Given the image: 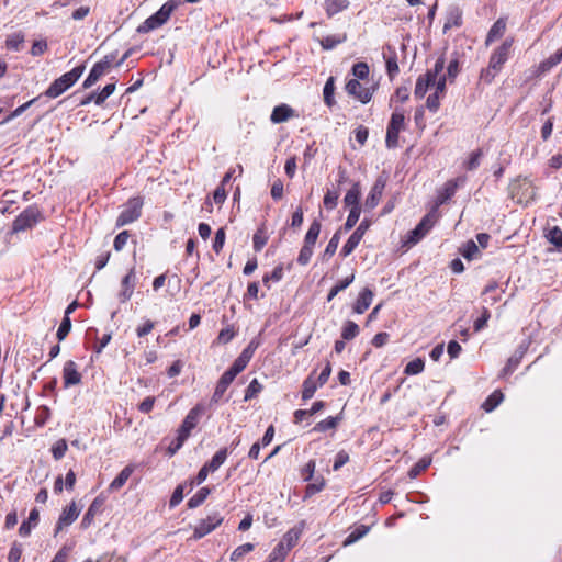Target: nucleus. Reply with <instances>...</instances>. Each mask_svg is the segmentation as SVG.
<instances>
[{
    "label": "nucleus",
    "mask_w": 562,
    "mask_h": 562,
    "mask_svg": "<svg viewBox=\"0 0 562 562\" xmlns=\"http://www.w3.org/2000/svg\"><path fill=\"white\" fill-rule=\"evenodd\" d=\"M85 66H77L70 71L55 79L44 94L50 99H55L72 87L82 76Z\"/></svg>",
    "instance_id": "nucleus-1"
},
{
    "label": "nucleus",
    "mask_w": 562,
    "mask_h": 562,
    "mask_svg": "<svg viewBox=\"0 0 562 562\" xmlns=\"http://www.w3.org/2000/svg\"><path fill=\"white\" fill-rule=\"evenodd\" d=\"M172 1L166 2L155 14L147 18L137 29L139 33H147L165 24L176 9Z\"/></svg>",
    "instance_id": "nucleus-2"
},
{
    "label": "nucleus",
    "mask_w": 562,
    "mask_h": 562,
    "mask_svg": "<svg viewBox=\"0 0 562 562\" xmlns=\"http://www.w3.org/2000/svg\"><path fill=\"white\" fill-rule=\"evenodd\" d=\"M142 206L143 200L140 198L130 199L116 220V226H124L136 221L140 216Z\"/></svg>",
    "instance_id": "nucleus-3"
},
{
    "label": "nucleus",
    "mask_w": 562,
    "mask_h": 562,
    "mask_svg": "<svg viewBox=\"0 0 562 562\" xmlns=\"http://www.w3.org/2000/svg\"><path fill=\"white\" fill-rule=\"evenodd\" d=\"M223 521V517L218 512H212L207 515L206 518L201 519L196 526L194 527L192 538L198 540L203 538L204 536L211 533L214 529H216Z\"/></svg>",
    "instance_id": "nucleus-4"
},
{
    "label": "nucleus",
    "mask_w": 562,
    "mask_h": 562,
    "mask_svg": "<svg viewBox=\"0 0 562 562\" xmlns=\"http://www.w3.org/2000/svg\"><path fill=\"white\" fill-rule=\"evenodd\" d=\"M114 59L115 56L113 54H109L104 56L102 60L97 63L90 70V74L88 75L86 80L83 81V88L88 89L92 87L103 75H105L112 67Z\"/></svg>",
    "instance_id": "nucleus-5"
},
{
    "label": "nucleus",
    "mask_w": 562,
    "mask_h": 562,
    "mask_svg": "<svg viewBox=\"0 0 562 562\" xmlns=\"http://www.w3.org/2000/svg\"><path fill=\"white\" fill-rule=\"evenodd\" d=\"M436 222V215L435 213H428L426 214L419 224L409 232L407 243L415 245L418 243L427 233L428 231L434 226Z\"/></svg>",
    "instance_id": "nucleus-6"
},
{
    "label": "nucleus",
    "mask_w": 562,
    "mask_h": 562,
    "mask_svg": "<svg viewBox=\"0 0 562 562\" xmlns=\"http://www.w3.org/2000/svg\"><path fill=\"white\" fill-rule=\"evenodd\" d=\"M346 91L349 95L366 104L370 102L374 89L362 86L357 79H350L346 83Z\"/></svg>",
    "instance_id": "nucleus-7"
},
{
    "label": "nucleus",
    "mask_w": 562,
    "mask_h": 562,
    "mask_svg": "<svg viewBox=\"0 0 562 562\" xmlns=\"http://www.w3.org/2000/svg\"><path fill=\"white\" fill-rule=\"evenodd\" d=\"M40 211L35 206L25 209L13 222L15 232L24 231L37 223Z\"/></svg>",
    "instance_id": "nucleus-8"
},
{
    "label": "nucleus",
    "mask_w": 562,
    "mask_h": 562,
    "mask_svg": "<svg viewBox=\"0 0 562 562\" xmlns=\"http://www.w3.org/2000/svg\"><path fill=\"white\" fill-rule=\"evenodd\" d=\"M512 45L513 38H507L494 50L488 63L493 69H497L498 71L502 69L503 65L509 58Z\"/></svg>",
    "instance_id": "nucleus-9"
},
{
    "label": "nucleus",
    "mask_w": 562,
    "mask_h": 562,
    "mask_svg": "<svg viewBox=\"0 0 562 562\" xmlns=\"http://www.w3.org/2000/svg\"><path fill=\"white\" fill-rule=\"evenodd\" d=\"M369 226L370 223L367 220H363L355 229L341 249V255L344 257L349 256L357 248Z\"/></svg>",
    "instance_id": "nucleus-10"
},
{
    "label": "nucleus",
    "mask_w": 562,
    "mask_h": 562,
    "mask_svg": "<svg viewBox=\"0 0 562 562\" xmlns=\"http://www.w3.org/2000/svg\"><path fill=\"white\" fill-rule=\"evenodd\" d=\"M201 412L202 411L200 406H195L188 413V415L182 422V425L178 429V436L184 438L186 440L188 439L191 430L194 429L198 425Z\"/></svg>",
    "instance_id": "nucleus-11"
},
{
    "label": "nucleus",
    "mask_w": 562,
    "mask_h": 562,
    "mask_svg": "<svg viewBox=\"0 0 562 562\" xmlns=\"http://www.w3.org/2000/svg\"><path fill=\"white\" fill-rule=\"evenodd\" d=\"M463 182H464L463 178L448 180L443 184V187L439 190L437 200H436V204L437 205L445 204L448 200H450L454 195L458 187L460 184H462Z\"/></svg>",
    "instance_id": "nucleus-12"
},
{
    "label": "nucleus",
    "mask_w": 562,
    "mask_h": 562,
    "mask_svg": "<svg viewBox=\"0 0 562 562\" xmlns=\"http://www.w3.org/2000/svg\"><path fill=\"white\" fill-rule=\"evenodd\" d=\"M63 380L66 389L72 385H78L81 382V374L78 372L75 361L68 360L65 362L63 368Z\"/></svg>",
    "instance_id": "nucleus-13"
},
{
    "label": "nucleus",
    "mask_w": 562,
    "mask_h": 562,
    "mask_svg": "<svg viewBox=\"0 0 562 562\" xmlns=\"http://www.w3.org/2000/svg\"><path fill=\"white\" fill-rule=\"evenodd\" d=\"M384 188H385V181L382 179H378L375 181V183L373 184V187L371 188L370 193L368 194V196L366 199L364 207L367 210H373L379 204V202L382 198Z\"/></svg>",
    "instance_id": "nucleus-14"
},
{
    "label": "nucleus",
    "mask_w": 562,
    "mask_h": 562,
    "mask_svg": "<svg viewBox=\"0 0 562 562\" xmlns=\"http://www.w3.org/2000/svg\"><path fill=\"white\" fill-rule=\"evenodd\" d=\"M135 270L131 269L128 273L122 279V291L119 293V299L122 303L127 302L134 292L135 288Z\"/></svg>",
    "instance_id": "nucleus-15"
},
{
    "label": "nucleus",
    "mask_w": 562,
    "mask_h": 562,
    "mask_svg": "<svg viewBox=\"0 0 562 562\" xmlns=\"http://www.w3.org/2000/svg\"><path fill=\"white\" fill-rule=\"evenodd\" d=\"M79 513L80 510L77 508L75 502H72L68 507L64 508L58 519L56 533L61 530L63 527L71 525L78 518Z\"/></svg>",
    "instance_id": "nucleus-16"
},
{
    "label": "nucleus",
    "mask_w": 562,
    "mask_h": 562,
    "mask_svg": "<svg viewBox=\"0 0 562 562\" xmlns=\"http://www.w3.org/2000/svg\"><path fill=\"white\" fill-rule=\"evenodd\" d=\"M436 74L427 72L417 79L414 95L417 99H423L427 93L429 87L435 85Z\"/></svg>",
    "instance_id": "nucleus-17"
},
{
    "label": "nucleus",
    "mask_w": 562,
    "mask_h": 562,
    "mask_svg": "<svg viewBox=\"0 0 562 562\" xmlns=\"http://www.w3.org/2000/svg\"><path fill=\"white\" fill-rule=\"evenodd\" d=\"M294 116V111L288 104L277 105L270 116L272 123L278 124L288 121Z\"/></svg>",
    "instance_id": "nucleus-18"
},
{
    "label": "nucleus",
    "mask_w": 562,
    "mask_h": 562,
    "mask_svg": "<svg viewBox=\"0 0 562 562\" xmlns=\"http://www.w3.org/2000/svg\"><path fill=\"white\" fill-rule=\"evenodd\" d=\"M234 379L235 378L227 371L223 373L213 393L212 402L217 403L222 398V396L224 395L231 383L234 381Z\"/></svg>",
    "instance_id": "nucleus-19"
},
{
    "label": "nucleus",
    "mask_w": 562,
    "mask_h": 562,
    "mask_svg": "<svg viewBox=\"0 0 562 562\" xmlns=\"http://www.w3.org/2000/svg\"><path fill=\"white\" fill-rule=\"evenodd\" d=\"M373 299V292L369 288H364L355 304L353 311L357 314H362L369 308Z\"/></svg>",
    "instance_id": "nucleus-20"
},
{
    "label": "nucleus",
    "mask_w": 562,
    "mask_h": 562,
    "mask_svg": "<svg viewBox=\"0 0 562 562\" xmlns=\"http://www.w3.org/2000/svg\"><path fill=\"white\" fill-rule=\"evenodd\" d=\"M40 519V512L36 508H33L30 512L27 520L23 521L19 528V535L21 537L30 536L33 527H35Z\"/></svg>",
    "instance_id": "nucleus-21"
},
{
    "label": "nucleus",
    "mask_w": 562,
    "mask_h": 562,
    "mask_svg": "<svg viewBox=\"0 0 562 562\" xmlns=\"http://www.w3.org/2000/svg\"><path fill=\"white\" fill-rule=\"evenodd\" d=\"M506 30V21L503 18H499L491 27L487 33L485 45L488 46L496 38H499L504 35Z\"/></svg>",
    "instance_id": "nucleus-22"
},
{
    "label": "nucleus",
    "mask_w": 562,
    "mask_h": 562,
    "mask_svg": "<svg viewBox=\"0 0 562 562\" xmlns=\"http://www.w3.org/2000/svg\"><path fill=\"white\" fill-rule=\"evenodd\" d=\"M133 472H134V467L126 465L119 473V475L111 482V484L109 485V491L115 492V491L120 490L126 483V481L130 479V476L132 475Z\"/></svg>",
    "instance_id": "nucleus-23"
},
{
    "label": "nucleus",
    "mask_w": 562,
    "mask_h": 562,
    "mask_svg": "<svg viewBox=\"0 0 562 562\" xmlns=\"http://www.w3.org/2000/svg\"><path fill=\"white\" fill-rule=\"evenodd\" d=\"M349 5L348 0H325L324 8L329 18L346 10Z\"/></svg>",
    "instance_id": "nucleus-24"
},
{
    "label": "nucleus",
    "mask_w": 562,
    "mask_h": 562,
    "mask_svg": "<svg viewBox=\"0 0 562 562\" xmlns=\"http://www.w3.org/2000/svg\"><path fill=\"white\" fill-rule=\"evenodd\" d=\"M361 195V188L358 182L353 183L352 187L347 191L344 202L347 206L360 207L359 200Z\"/></svg>",
    "instance_id": "nucleus-25"
},
{
    "label": "nucleus",
    "mask_w": 562,
    "mask_h": 562,
    "mask_svg": "<svg viewBox=\"0 0 562 562\" xmlns=\"http://www.w3.org/2000/svg\"><path fill=\"white\" fill-rule=\"evenodd\" d=\"M102 502L99 501V498H95L91 505L89 506L87 513L85 514L82 520H81V527L83 529H87L93 521L94 516L97 515Z\"/></svg>",
    "instance_id": "nucleus-26"
},
{
    "label": "nucleus",
    "mask_w": 562,
    "mask_h": 562,
    "mask_svg": "<svg viewBox=\"0 0 562 562\" xmlns=\"http://www.w3.org/2000/svg\"><path fill=\"white\" fill-rule=\"evenodd\" d=\"M227 459V449H220L212 458L210 462H206L204 465L211 471L215 472Z\"/></svg>",
    "instance_id": "nucleus-27"
},
{
    "label": "nucleus",
    "mask_w": 562,
    "mask_h": 562,
    "mask_svg": "<svg viewBox=\"0 0 562 562\" xmlns=\"http://www.w3.org/2000/svg\"><path fill=\"white\" fill-rule=\"evenodd\" d=\"M334 92H335V79L334 77H329L327 81L325 82L323 94H324V102L327 106L331 108L335 105L336 101L334 99Z\"/></svg>",
    "instance_id": "nucleus-28"
},
{
    "label": "nucleus",
    "mask_w": 562,
    "mask_h": 562,
    "mask_svg": "<svg viewBox=\"0 0 562 562\" xmlns=\"http://www.w3.org/2000/svg\"><path fill=\"white\" fill-rule=\"evenodd\" d=\"M368 532H369V527H367L364 525H360V526L356 527L355 530H352L348 535V537L345 539L342 546L348 547V546L357 542L358 540L363 538Z\"/></svg>",
    "instance_id": "nucleus-29"
},
{
    "label": "nucleus",
    "mask_w": 562,
    "mask_h": 562,
    "mask_svg": "<svg viewBox=\"0 0 562 562\" xmlns=\"http://www.w3.org/2000/svg\"><path fill=\"white\" fill-rule=\"evenodd\" d=\"M503 398H504L503 393L501 391L496 390L485 400V402L482 404V408L485 412H492L501 404Z\"/></svg>",
    "instance_id": "nucleus-30"
},
{
    "label": "nucleus",
    "mask_w": 562,
    "mask_h": 562,
    "mask_svg": "<svg viewBox=\"0 0 562 562\" xmlns=\"http://www.w3.org/2000/svg\"><path fill=\"white\" fill-rule=\"evenodd\" d=\"M387 128L393 131H404L405 130V116L403 112L395 111L391 115V120L389 122Z\"/></svg>",
    "instance_id": "nucleus-31"
},
{
    "label": "nucleus",
    "mask_w": 562,
    "mask_h": 562,
    "mask_svg": "<svg viewBox=\"0 0 562 562\" xmlns=\"http://www.w3.org/2000/svg\"><path fill=\"white\" fill-rule=\"evenodd\" d=\"M211 490L209 487H202L200 488L189 501H188V507L189 508H196L200 506L209 496Z\"/></svg>",
    "instance_id": "nucleus-32"
},
{
    "label": "nucleus",
    "mask_w": 562,
    "mask_h": 562,
    "mask_svg": "<svg viewBox=\"0 0 562 562\" xmlns=\"http://www.w3.org/2000/svg\"><path fill=\"white\" fill-rule=\"evenodd\" d=\"M24 43V35L20 32L9 35L5 40V47L10 50H20Z\"/></svg>",
    "instance_id": "nucleus-33"
},
{
    "label": "nucleus",
    "mask_w": 562,
    "mask_h": 562,
    "mask_svg": "<svg viewBox=\"0 0 562 562\" xmlns=\"http://www.w3.org/2000/svg\"><path fill=\"white\" fill-rule=\"evenodd\" d=\"M353 280L355 274L352 273L351 276L347 277L346 279L341 280L336 285H334L327 295V301H331L340 291L348 288L353 282Z\"/></svg>",
    "instance_id": "nucleus-34"
},
{
    "label": "nucleus",
    "mask_w": 562,
    "mask_h": 562,
    "mask_svg": "<svg viewBox=\"0 0 562 562\" xmlns=\"http://www.w3.org/2000/svg\"><path fill=\"white\" fill-rule=\"evenodd\" d=\"M340 418L338 416L336 417H327L326 419L324 420H321L319 423H317L314 427V430L315 431H318V432H324V431H327L329 429H335L337 426H338V423H339Z\"/></svg>",
    "instance_id": "nucleus-35"
},
{
    "label": "nucleus",
    "mask_w": 562,
    "mask_h": 562,
    "mask_svg": "<svg viewBox=\"0 0 562 562\" xmlns=\"http://www.w3.org/2000/svg\"><path fill=\"white\" fill-rule=\"evenodd\" d=\"M359 334V326L352 322L347 321L342 327L341 337L344 340H351Z\"/></svg>",
    "instance_id": "nucleus-36"
},
{
    "label": "nucleus",
    "mask_w": 562,
    "mask_h": 562,
    "mask_svg": "<svg viewBox=\"0 0 562 562\" xmlns=\"http://www.w3.org/2000/svg\"><path fill=\"white\" fill-rule=\"evenodd\" d=\"M347 38L346 34L342 35H328L321 40V45L324 49H333L338 44L345 42Z\"/></svg>",
    "instance_id": "nucleus-37"
},
{
    "label": "nucleus",
    "mask_w": 562,
    "mask_h": 562,
    "mask_svg": "<svg viewBox=\"0 0 562 562\" xmlns=\"http://www.w3.org/2000/svg\"><path fill=\"white\" fill-rule=\"evenodd\" d=\"M289 551V548H285V544L282 541L272 550L269 555V560L271 562H283Z\"/></svg>",
    "instance_id": "nucleus-38"
},
{
    "label": "nucleus",
    "mask_w": 562,
    "mask_h": 562,
    "mask_svg": "<svg viewBox=\"0 0 562 562\" xmlns=\"http://www.w3.org/2000/svg\"><path fill=\"white\" fill-rule=\"evenodd\" d=\"M425 362L422 358H416L412 361H409L405 369L404 373L407 375H415L424 371Z\"/></svg>",
    "instance_id": "nucleus-39"
},
{
    "label": "nucleus",
    "mask_w": 562,
    "mask_h": 562,
    "mask_svg": "<svg viewBox=\"0 0 562 562\" xmlns=\"http://www.w3.org/2000/svg\"><path fill=\"white\" fill-rule=\"evenodd\" d=\"M462 24V13L459 9H454L449 13V16L443 25V30L447 31L451 27H459Z\"/></svg>",
    "instance_id": "nucleus-40"
},
{
    "label": "nucleus",
    "mask_w": 562,
    "mask_h": 562,
    "mask_svg": "<svg viewBox=\"0 0 562 562\" xmlns=\"http://www.w3.org/2000/svg\"><path fill=\"white\" fill-rule=\"evenodd\" d=\"M317 385H318V383L316 384L315 381L312 379V376H308L303 382L302 398L304 401L312 398L315 391L317 390Z\"/></svg>",
    "instance_id": "nucleus-41"
},
{
    "label": "nucleus",
    "mask_w": 562,
    "mask_h": 562,
    "mask_svg": "<svg viewBox=\"0 0 562 562\" xmlns=\"http://www.w3.org/2000/svg\"><path fill=\"white\" fill-rule=\"evenodd\" d=\"M249 363V360L246 359L244 356L239 355L237 359L234 361L232 367L227 370L228 373H231L234 378L240 373Z\"/></svg>",
    "instance_id": "nucleus-42"
},
{
    "label": "nucleus",
    "mask_w": 562,
    "mask_h": 562,
    "mask_svg": "<svg viewBox=\"0 0 562 562\" xmlns=\"http://www.w3.org/2000/svg\"><path fill=\"white\" fill-rule=\"evenodd\" d=\"M549 241L562 251V229L558 226L551 228L547 235Z\"/></svg>",
    "instance_id": "nucleus-43"
},
{
    "label": "nucleus",
    "mask_w": 562,
    "mask_h": 562,
    "mask_svg": "<svg viewBox=\"0 0 562 562\" xmlns=\"http://www.w3.org/2000/svg\"><path fill=\"white\" fill-rule=\"evenodd\" d=\"M480 250H479V247L473 241V240H469L465 243V245L463 246V249H462V256L468 259V260H472L474 258H476V256L479 255Z\"/></svg>",
    "instance_id": "nucleus-44"
},
{
    "label": "nucleus",
    "mask_w": 562,
    "mask_h": 562,
    "mask_svg": "<svg viewBox=\"0 0 562 562\" xmlns=\"http://www.w3.org/2000/svg\"><path fill=\"white\" fill-rule=\"evenodd\" d=\"M71 330V321H70V317H65L63 318L58 329H57V333H56V337L59 341H63L67 336L68 334L70 333Z\"/></svg>",
    "instance_id": "nucleus-45"
},
{
    "label": "nucleus",
    "mask_w": 562,
    "mask_h": 562,
    "mask_svg": "<svg viewBox=\"0 0 562 562\" xmlns=\"http://www.w3.org/2000/svg\"><path fill=\"white\" fill-rule=\"evenodd\" d=\"M255 546L252 543H245L237 547L231 554V561L236 562L241 559L245 554L251 552Z\"/></svg>",
    "instance_id": "nucleus-46"
},
{
    "label": "nucleus",
    "mask_w": 562,
    "mask_h": 562,
    "mask_svg": "<svg viewBox=\"0 0 562 562\" xmlns=\"http://www.w3.org/2000/svg\"><path fill=\"white\" fill-rule=\"evenodd\" d=\"M338 198H339V192L336 191V190H327L325 196H324V206L327 209V210H333L337 206V202H338Z\"/></svg>",
    "instance_id": "nucleus-47"
},
{
    "label": "nucleus",
    "mask_w": 562,
    "mask_h": 562,
    "mask_svg": "<svg viewBox=\"0 0 562 562\" xmlns=\"http://www.w3.org/2000/svg\"><path fill=\"white\" fill-rule=\"evenodd\" d=\"M115 91V83H108L100 93L97 94L94 103L101 105Z\"/></svg>",
    "instance_id": "nucleus-48"
},
{
    "label": "nucleus",
    "mask_w": 562,
    "mask_h": 562,
    "mask_svg": "<svg viewBox=\"0 0 562 562\" xmlns=\"http://www.w3.org/2000/svg\"><path fill=\"white\" fill-rule=\"evenodd\" d=\"M361 209L360 207H351L344 225L345 231L351 229L358 222L360 217Z\"/></svg>",
    "instance_id": "nucleus-49"
},
{
    "label": "nucleus",
    "mask_w": 562,
    "mask_h": 562,
    "mask_svg": "<svg viewBox=\"0 0 562 562\" xmlns=\"http://www.w3.org/2000/svg\"><path fill=\"white\" fill-rule=\"evenodd\" d=\"M339 240H340L339 232H336L333 235V237L330 238V240L323 254L324 258H330L336 252L338 245H339Z\"/></svg>",
    "instance_id": "nucleus-50"
},
{
    "label": "nucleus",
    "mask_w": 562,
    "mask_h": 562,
    "mask_svg": "<svg viewBox=\"0 0 562 562\" xmlns=\"http://www.w3.org/2000/svg\"><path fill=\"white\" fill-rule=\"evenodd\" d=\"M68 449L67 442L64 439L56 441L52 447L53 457L56 460H60Z\"/></svg>",
    "instance_id": "nucleus-51"
},
{
    "label": "nucleus",
    "mask_w": 562,
    "mask_h": 562,
    "mask_svg": "<svg viewBox=\"0 0 562 562\" xmlns=\"http://www.w3.org/2000/svg\"><path fill=\"white\" fill-rule=\"evenodd\" d=\"M430 465V460L422 459L414 467L411 468L408 472V476L411 479H416L423 471H425Z\"/></svg>",
    "instance_id": "nucleus-52"
},
{
    "label": "nucleus",
    "mask_w": 562,
    "mask_h": 562,
    "mask_svg": "<svg viewBox=\"0 0 562 562\" xmlns=\"http://www.w3.org/2000/svg\"><path fill=\"white\" fill-rule=\"evenodd\" d=\"M261 390H262V385L258 382L257 379H254L249 383V385L245 392V401H249V400L256 397L258 395V393L261 392Z\"/></svg>",
    "instance_id": "nucleus-53"
},
{
    "label": "nucleus",
    "mask_w": 562,
    "mask_h": 562,
    "mask_svg": "<svg viewBox=\"0 0 562 562\" xmlns=\"http://www.w3.org/2000/svg\"><path fill=\"white\" fill-rule=\"evenodd\" d=\"M312 255L313 246L303 245L297 257V262L302 266H306L310 262Z\"/></svg>",
    "instance_id": "nucleus-54"
},
{
    "label": "nucleus",
    "mask_w": 562,
    "mask_h": 562,
    "mask_svg": "<svg viewBox=\"0 0 562 562\" xmlns=\"http://www.w3.org/2000/svg\"><path fill=\"white\" fill-rule=\"evenodd\" d=\"M22 552H23L22 544L16 541L13 542L10 548L9 554H8V562H19V560L21 559Z\"/></svg>",
    "instance_id": "nucleus-55"
},
{
    "label": "nucleus",
    "mask_w": 562,
    "mask_h": 562,
    "mask_svg": "<svg viewBox=\"0 0 562 562\" xmlns=\"http://www.w3.org/2000/svg\"><path fill=\"white\" fill-rule=\"evenodd\" d=\"M355 79H366L369 76V67L366 63H357L352 67Z\"/></svg>",
    "instance_id": "nucleus-56"
},
{
    "label": "nucleus",
    "mask_w": 562,
    "mask_h": 562,
    "mask_svg": "<svg viewBox=\"0 0 562 562\" xmlns=\"http://www.w3.org/2000/svg\"><path fill=\"white\" fill-rule=\"evenodd\" d=\"M224 244H225V231H224V228H220L215 233V238L213 241V250L216 254H220L221 250L223 249Z\"/></svg>",
    "instance_id": "nucleus-57"
},
{
    "label": "nucleus",
    "mask_w": 562,
    "mask_h": 562,
    "mask_svg": "<svg viewBox=\"0 0 562 562\" xmlns=\"http://www.w3.org/2000/svg\"><path fill=\"white\" fill-rule=\"evenodd\" d=\"M400 132L387 128L385 144L387 148H396L398 146Z\"/></svg>",
    "instance_id": "nucleus-58"
},
{
    "label": "nucleus",
    "mask_w": 562,
    "mask_h": 562,
    "mask_svg": "<svg viewBox=\"0 0 562 562\" xmlns=\"http://www.w3.org/2000/svg\"><path fill=\"white\" fill-rule=\"evenodd\" d=\"M301 531L296 529H291L284 535V541L286 542L285 548H289V550L295 546L300 538Z\"/></svg>",
    "instance_id": "nucleus-59"
},
{
    "label": "nucleus",
    "mask_w": 562,
    "mask_h": 562,
    "mask_svg": "<svg viewBox=\"0 0 562 562\" xmlns=\"http://www.w3.org/2000/svg\"><path fill=\"white\" fill-rule=\"evenodd\" d=\"M490 317H491V314H490L488 310L484 307L482 316L479 317L474 322V326H473L474 327V331L477 333V331L482 330L486 326L487 321L490 319Z\"/></svg>",
    "instance_id": "nucleus-60"
},
{
    "label": "nucleus",
    "mask_w": 562,
    "mask_h": 562,
    "mask_svg": "<svg viewBox=\"0 0 562 562\" xmlns=\"http://www.w3.org/2000/svg\"><path fill=\"white\" fill-rule=\"evenodd\" d=\"M130 237V234L127 231L121 232L114 239V249L116 251H120L124 248V246L127 243V239Z\"/></svg>",
    "instance_id": "nucleus-61"
},
{
    "label": "nucleus",
    "mask_w": 562,
    "mask_h": 562,
    "mask_svg": "<svg viewBox=\"0 0 562 562\" xmlns=\"http://www.w3.org/2000/svg\"><path fill=\"white\" fill-rule=\"evenodd\" d=\"M183 499V487L182 485H178L172 495H171V498L169 501V505L170 507H176L177 505H179Z\"/></svg>",
    "instance_id": "nucleus-62"
},
{
    "label": "nucleus",
    "mask_w": 562,
    "mask_h": 562,
    "mask_svg": "<svg viewBox=\"0 0 562 562\" xmlns=\"http://www.w3.org/2000/svg\"><path fill=\"white\" fill-rule=\"evenodd\" d=\"M47 49V43L46 41H35L31 48V54L33 56H41L43 55Z\"/></svg>",
    "instance_id": "nucleus-63"
},
{
    "label": "nucleus",
    "mask_w": 562,
    "mask_h": 562,
    "mask_svg": "<svg viewBox=\"0 0 562 562\" xmlns=\"http://www.w3.org/2000/svg\"><path fill=\"white\" fill-rule=\"evenodd\" d=\"M442 97L436 93L430 94L427 98L426 105L431 112H436L440 106V99Z\"/></svg>",
    "instance_id": "nucleus-64"
}]
</instances>
